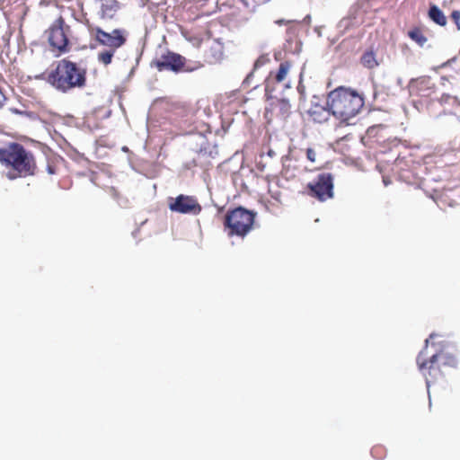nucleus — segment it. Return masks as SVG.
<instances>
[{
  "instance_id": "obj_1",
  "label": "nucleus",
  "mask_w": 460,
  "mask_h": 460,
  "mask_svg": "<svg viewBox=\"0 0 460 460\" xmlns=\"http://www.w3.org/2000/svg\"><path fill=\"white\" fill-rule=\"evenodd\" d=\"M0 164L6 169L10 181L34 176L38 166L34 154L17 142L0 147Z\"/></svg>"
},
{
  "instance_id": "obj_2",
  "label": "nucleus",
  "mask_w": 460,
  "mask_h": 460,
  "mask_svg": "<svg viewBox=\"0 0 460 460\" xmlns=\"http://www.w3.org/2000/svg\"><path fill=\"white\" fill-rule=\"evenodd\" d=\"M363 97L354 90L340 86L330 92L324 109L336 118L348 121L355 117L364 106Z\"/></svg>"
},
{
  "instance_id": "obj_3",
  "label": "nucleus",
  "mask_w": 460,
  "mask_h": 460,
  "mask_svg": "<svg viewBox=\"0 0 460 460\" xmlns=\"http://www.w3.org/2000/svg\"><path fill=\"white\" fill-rule=\"evenodd\" d=\"M46 81L57 90L66 93L86 84V70L67 58L57 62L56 67L48 73Z\"/></svg>"
},
{
  "instance_id": "obj_4",
  "label": "nucleus",
  "mask_w": 460,
  "mask_h": 460,
  "mask_svg": "<svg viewBox=\"0 0 460 460\" xmlns=\"http://www.w3.org/2000/svg\"><path fill=\"white\" fill-rule=\"evenodd\" d=\"M89 32L97 45L104 48L97 54L98 62L104 66L111 64L115 53L127 43L128 36L124 28L106 31L100 26H89Z\"/></svg>"
},
{
  "instance_id": "obj_5",
  "label": "nucleus",
  "mask_w": 460,
  "mask_h": 460,
  "mask_svg": "<svg viewBox=\"0 0 460 460\" xmlns=\"http://www.w3.org/2000/svg\"><path fill=\"white\" fill-rule=\"evenodd\" d=\"M71 27L66 24L62 15H59L45 31L44 35L50 49L57 53L56 56H61L71 50Z\"/></svg>"
},
{
  "instance_id": "obj_6",
  "label": "nucleus",
  "mask_w": 460,
  "mask_h": 460,
  "mask_svg": "<svg viewBox=\"0 0 460 460\" xmlns=\"http://www.w3.org/2000/svg\"><path fill=\"white\" fill-rule=\"evenodd\" d=\"M256 214L238 207L228 211L225 217L224 226L229 236L244 237L253 228Z\"/></svg>"
},
{
  "instance_id": "obj_7",
  "label": "nucleus",
  "mask_w": 460,
  "mask_h": 460,
  "mask_svg": "<svg viewBox=\"0 0 460 460\" xmlns=\"http://www.w3.org/2000/svg\"><path fill=\"white\" fill-rule=\"evenodd\" d=\"M440 338L439 335L431 333L429 337L425 341V349L430 344L435 349V352L432 354V358L436 359L440 365L446 368H456L458 365V361L456 356L449 351L450 343L446 340L436 341Z\"/></svg>"
},
{
  "instance_id": "obj_8",
  "label": "nucleus",
  "mask_w": 460,
  "mask_h": 460,
  "mask_svg": "<svg viewBox=\"0 0 460 460\" xmlns=\"http://www.w3.org/2000/svg\"><path fill=\"white\" fill-rule=\"evenodd\" d=\"M425 350L424 349L418 354L416 361L420 371L425 377L427 387H429L430 385L437 384L442 380L445 376V372L440 363L432 358V355L429 359L426 358L427 353H425Z\"/></svg>"
},
{
  "instance_id": "obj_9",
  "label": "nucleus",
  "mask_w": 460,
  "mask_h": 460,
  "mask_svg": "<svg viewBox=\"0 0 460 460\" xmlns=\"http://www.w3.org/2000/svg\"><path fill=\"white\" fill-rule=\"evenodd\" d=\"M168 207L172 212L193 216L199 215L202 210V207L196 197L184 194H180L176 198H170Z\"/></svg>"
},
{
  "instance_id": "obj_10",
  "label": "nucleus",
  "mask_w": 460,
  "mask_h": 460,
  "mask_svg": "<svg viewBox=\"0 0 460 460\" xmlns=\"http://www.w3.org/2000/svg\"><path fill=\"white\" fill-rule=\"evenodd\" d=\"M186 59L181 55L166 50L152 61V66L158 71H172L179 73L185 66Z\"/></svg>"
},
{
  "instance_id": "obj_11",
  "label": "nucleus",
  "mask_w": 460,
  "mask_h": 460,
  "mask_svg": "<svg viewBox=\"0 0 460 460\" xmlns=\"http://www.w3.org/2000/svg\"><path fill=\"white\" fill-rule=\"evenodd\" d=\"M270 99L271 102L265 111V117L268 121L275 119L286 120L290 115L291 106L289 101L285 98L274 99L272 97Z\"/></svg>"
},
{
  "instance_id": "obj_12",
  "label": "nucleus",
  "mask_w": 460,
  "mask_h": 460,
  "mask_svg": "<svg viewBox=\"0 0 460 460\" xmlns=\"http://www.w3.org/2000/svg\"><path fill=\"white\" fill-rule=\"evenodd\" d=\"M291 64L288 61L280 63L277 72H270L265 80V95L272 98L275 91V84L283 82L290 69Z\"/></svg>"
},
{
  "instance_id": "obj_13",
  "label": "nucleus",
  "mask_w": 460,
  "mask_h": 460,
  "mask_svg": "<svg viewBox=\"0 0 460 460\" xmlns=\"http://www.w3.org/2000/svg\"><path fill=\"white\" fill-rule=\"evenodd\" d=\"M434 89L435 84L429 76L414 79L410 84L411 93L420 97H429Z\"/></svg>"
},
{
  "instance_id": "obj_14",
  "label": "nucleus",
  "mask_w": 460,
  "mask_h": 460,
  "mask_svg": "<svg viewBox=\"0 0 460 460\" xmlns=\"http://www.w3.org/2000/svg\"><path fill=\"white\" fill-rule=\"evenodd\" d=\"M333 176L331 173H321L318 175V200L325 201L332 199Z\"/></svg>"
},
{
  "instance_id": "obj_15",
  "label": "nucleus",
  "mask_w": 460,
  "mask_h": 460,
  "mask_svg": "<svg viewBox=\"0 0 460 460\" xmlns=\"http://www.w3.org/2000/svg\"><path fill=\"white\" fill-rule=\"evenodd\" d=\"M120 8L121 4L118 0H103L100 7L99 16L102 20H112Z\"/></svg>"
},
{
  "instance_id": "obj_16",
  "label": "nucleus",
  "mask_w": 460,
  "mask_h": 460,
  "mask_svg": "<svg viewBox=\"0 0 460 460\" xmlns=\"http://www.w3.org/2000/svg\"><path fill=\"white\" fill-rule=\"evenodd\" d=\"M429 18L436 24L445 27L447 23V19L444 13L435 4L430 5L428 12Z\"/></svg>"
},
{
  "instance_id": "obj_17",
  "label": "nucleus",
  "mask_w": 460,
  "mask_h": 460,
  "mask_svg": "<svg viewBox=\"0 0 460 460\" xmlns=\"http://www.w3.org/2000/svg\"><path fill=\"white\" fill-rule=\"evenodd\" d=\"M360 63L363 66L373 69L378 66V62L376 60V53L373 49L367 50L363 53L360 58Z\"/></svg>"
},
{
  "instance_id": "obj_18",
  "label": "nucleus",
  "mask_w": 460,
  "mask_h": 460,
  "mask_svg": "<svg viewBox=\"0 0 460 460\" xmlns=\"http://www.w3.org/2000/svg\"><path fill=\"white\" fill-rule=\"evenodd\" d=\"M409 38L416 42L420 47H423L428 41V38L424 35L420 28L415 27L408 31Z\"/></svg>"
},
{
  "instance_id": "obj_19",
  "label": "nucleus",
  "mask_w": 460,
  "mask_h": 460,
  "mask_svg": "<svg viewBox=\"0 0 460 460\" xmlns=\"http://www.w3.org/2000/svg\"><path fill=\"white\" fill-rule=\"evenodd\" d=\"M299 194L316 198V179L305 182L304 189L299 191Z\"/></svg>"
},
{
  "instance_id": "obj_20",
  "label": "nucleus",
  "mask_w": 460,
  "mask_h": 460,
  "mask_svg": "<svg viewBox=\"0 0 460 460\" xmlns=\"http://www.w3.org/2000/svg\"><path fill=\"white\" fill-rule=\"evenodd\" d=\"M371 455L376 459H384L386 456V449L382 445H376L371 449Z\"/></svg>"
},
{
  "instance_id": "obj_21",
  "label": "nucleus",
  "mask_w": 460,
  "mask_h": 460,
  "mask_svg": "<svg viewBox=\"0 0 460 460\" xmlns=\"http://www.w3.org/2000/svg\"><path fill=\"white\" fill-rule=\"evenodd\" d=\"M450 18L453 21V22L456 24V29L458 31H460V11L454 10L450 14Z\"/></svg>"
},
{
  "instance_id": "obj_22",
  "label": "nucleus",
  "mask_w": 460,
  "mask_h": 460,
  "mask_svg": "<svg viewBox=\"0 0 460 460\" xmlns=\"http://www.w3.org/2000/svg\"><path fill=\"white\" fill-rule=\"evenodd\" d=\"M47 172L49 175H54L57 173L58 168L54 163L49 162L47 164Z\"/></svg>"
},
{
  "instance_id": "obj_23",
  "label": "nucleus",
  "mask_w": 460,
  "mask_h": 460,
  "mask_svg": "<svg viewBox=\"0 0 460 460\" xmlns=\"http://www.w3.org/2000/svg\"><path fill=\"white\" fill-rule=\"evenodd\" d=\"M306 156L308 160H310L311 162H314L316 154L314 149L308 148L306 151Z\"/></svg>"
},
{
  "instance_id": "obj_24",
  "label": "nucleus",
  "mask_w": 460,
  "mask_h": 460,
  "mask_svg": "<svg viewBox=\"0 0 460 460\" xmlns=\"http://www.w3.org/2000/svg\"><path fill=\"white\" fill-rule=\"evenodd\" d=\"M6 98L2 90L0 89V108L4 105Z\"/></svg>"
}]
</instances>
